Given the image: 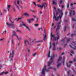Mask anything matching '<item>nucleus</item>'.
Instances as JSON below:
<instances>
[{"instance_id": "nucleus-1", "label": "nucleus", "mask_w": 76, "mask_h": 76, "mask_svg": "<svg viewBox=\"0 0 76 76\" xmlns=\"http://www.w3.org/2000/svg\"><path fill=\"white\" fill-rule=\"evenodd\" d=\"M28 40L26 39H25L24 43L25 45H27V43H28V45H32L34 44V41H32V39L31 38H29Z\"/></svg>"}, {"instance_id": "nucleus-2", "label": "nucleus", "mask_w": 76, "mask_h": 76, "mask_svg": "<svg viewBox=\"0 0 76 76\" xmlns=\"http://www.w3.org/2000/svg\"><path fill=\"white\" fill-rule=\"evenodd\" d=\"M16 34L15 31H13L12 34V36L11 37L12 40H11V42L13 44V39L12 38H13V37L14 36H15V35L16 37H17V38L18 39V40H19V41H20V40L22 39L21 37H18L17 36V35H16Z\"/></svg>"}, {"instance_id": "nucleus-3", "label": "nucleus", "mask_w": 76, "mask_h": 76, "mask_svg": "<svg viewBox=\"0 0 76 76\" xmlns=\"http://www.w3.org/2000/svg\"><path fill=\"white\" fill-rule=\"evenodd\" d=\"M46 65L43 68V69H42V74L43 75H41V76H45V71L46 70L47 72H48L50 71L49 70V69H46Z\"/></svg>"}, {"instance_id": "nucleus-4", "label": "nucleus", "mask_w": 76, "mask_h": 76, "mask_svg": "<svg viewBox=\"0 0 76 76\" xmlns=\"http://www.w3.org/2000/svg\"><path fill=\"white\" fill-rule=\"evenodd\" d=\"M54 57H55V55L54 54H53L52 56L50 58V62H48V66H50V63H53L54 61Z\"/></svg>"}, {"instance_id": "nucleus-5", "label": "nucleus", "mask_w": 76, "mask_h": 76, "mask_svg": "<svg viewBox=\"0 0 76 76\" xmlns=\"http://www.w3.org/2000/svg\"><path fill=\"white\" fill-rule=\"evenodd\" d=\"M6 25L10 28H15V25L12 23H6Z\"/></svg>"}, {"instance_id": "nucleus-6", "label": "nucleus", "mask_w": 76, "mask_h": 76, "mask_svg": "<svg viewBox=\"0 0 76 76\" xmlns=\"http://www.w3.org/2000/svg\"><path fill=\"white\" fill-rule=\"evenodd\" d=\"M69 10V15L70 17H71L72 16H74L75 15V11L70 10Z\"/></svg>"}, {"instance_id": "nucleus-7", "label": "nucleus", "mask_w": 76, "mask_h": 76, "mask_svg": "<svg viewBox=\"0 0 76 76\" xmlns=\"http://www.w3.org/2000/svg\"><path fill=\"white\" fill-rule=\"evenodd\" d=\"M15 53V51L14 50H13L11 51V53H10V54L12 56H10V61H12V60H13V55H14V53Z\"/></svg>"}, {"instance_id": "nucleus-8", "label": "nucleus", "mask_w": 76, "mask_h": 76, "mask_svg": "<svg viewBox=\"0 0 76 76\" xmlns=\"http://www.w3.org/2000/svg\"><path fill=\"white\" fill-rule=\"evenodd\" d=\"M53 15H54V16H53V18H55V20L56 21L58 20V19H59V18H60V19H61V17L62 16H58V17H56V16L55 15L54 13H53Z\"/></svg>"}, {"instance_id": "nucleus-9", "label": "nucleus", "mask_w": 76, "mask_h": 76, "mask_svg": "<svg viewBox=\"0 0 76 76\" xmlns=\"http://www.w3.org/2000/svg\"><path fill=\"white\" fill-rule=\"evenodd\" d=\"M37 7H40V9H42V8L43 7L44 8V9H45V6H44V4H43L42 5H40L39 4H37Z\"/></svg>"}, {"instance_id": "nucleus-10", "label": "nucleus", "mask_w": 76, "mask_h": 76, "mask_svg": "<svg viewBox=\"0 0 76 76\" xmlns=\"http://www.w3.org/2000/svg\"><path fill=\"white\" fill-rule=\"evenodd\" d=\"M43 37H44V38L43 39L44 41H45V39H46V37H47V35H46V32L45 31V32L44 33Z\"/></svg>"}, {"instance_id": "nucleus-11", "label": "nucleus", "mask_w": 76, "mask_h": 76, "mask_svg": "<svg viewBox=\"0 0 76 76\" xmlns=\"http://www.w3.org/2000/svg\"><path fill=\"white\" fill-rule=\"evenodd\" d=\"M27 22L29 23H31V21H34V18H31L30 19H27Z\"/></svg>"}, {"instance_id": "nucleus-12", "label": "nucleus", "mask_w": 76, "mask_h": 76, "mask_svg": "<svg viewBox=\"0 0 76 76\" xmlns=\"http://www.w3.org/2000/svg\"><path fill=\"white\" fill-rule=\"evenodd\" d=\"M14 3L15 4V6H16L17 8H18V9L19 10H20L19 9V7H18V6L17 5V4L16 3V1H15Z\"/></svg>"}, {"instance_id": "nucleus-13", "label": "nucleus", "mask_w": 76, "mask_h": 76, "mask_svg": "<svg viewBox=\"0 0 76 76\" xmlns=\"http://www.w3.org/2000/svg\"><path fill=\"white\" fill-rule=\"evenodd\" d=\"M53 50H56V45L55 44V43H54L53 45Z\"/></svg>"}, {"instance_id": "nucleus-14", "label": "nucleus", "mask_w": 76, "mask_h": 76, "mask_svg": "<svg viewBox=\"0 0 76 76\" xmlns=\"http://www.w3.org/2000/svg\"><path fill=\"white\" fill-rule=\"evenodd\" d=\"M24 15H25V16H26L28 17H29L30 16V15H29V14L27 12H26V13H24Z\"/></svg>"}, {"instance_id": "nucleus-15", "label": "nucleus", "mask_w": 76, "mask_h": 76, "mask_svg": "<svg viewBox=\"0 0 76 76\" xmlns=\"http://www.w3.org/2000/svg\"><path fill=\"white\" fill-rule=\"evenodd\" d=\"M57 37H56V40H58V39H59V35H58V33H57Z\"/></svg>"}, {"instance_id": "nucleus-16", "label": "nucleus", "mask_w": 76, "mask_h": 76, "mask_svg": "<svg viewBox=\"0 0 76 76\" xmlns=\"http://www.w3.org/2000/svg\"><path fill=\"white\" fill-rule=\"evenodd\" d=\"M22 25L23 26H26V24H25V23L23 22H22Z\"/></svg>"}, {"instance_id": "nucleus-17", "label": "nucleus", "mask_w": 76, "mask_h": 76, "mask_svg": "<svg viewBox=\"0 0 76 76\" xmlns=\"http://www.w3.org/2000/svg\"><path fill=\"white\" fill-rule=\"evenodd\" d=\"M10 6H11L10 5H8L7 8L8 11H9V10H10Z\"/></svg>"}, {"instance_id": "nucleus-18", "label": "nucleus", "mask_w": 76, "mask_h": 76, "mask_svg": "<svg viewBox=\"0 0 76 76\" xmlns=\"http://www.w3.org/2000/svg\"><path fill=\"white\" fill-rule=\"evenodd\" d=\"M60 26H61L60 25H59L57 27V28L56 29V32H57V30H58V29H59V28Z\"/></svg>"}, {"instance_id": "nucleus-19", "label": "nucleus", "mask_w": 76, "mask_h": 76, "mask_svg": "<svg viewBox=\"0 0 76 76\" xmlns=\"http://www.w3.org/2000/svg\"><path fill=\"white\" fill-rule=\"evenodd\" d=\"M62 59V58H61V57H59V58L58 59V61H60Z\"/></svg>"}, {"instance_id": "nucleus-20", "label": "nucleus", "mask_w": 76, "mask_h": 76, "mask_svg": "<svg viewBox=\"0 0 76 76\" xmlns=\"http://www.w3.org/2000/svg\"><path fill=\"white\" fill-rule=\"evenodd\" d=\"M51 37H53V40H56V37L55 36H54V35H52L51 36Z\"/></svg>"}, {"instance_id": "nucleus-21", "label": "nucleus", "mask_w": 76, "mask_h": 76, "mask_svg": "<svg viewBox=\"0 0 76 76\" xmlns=\"http://www.w3.org/2000/svg\"><path fill=\"white\" fill-rule=\"evenodd\" d=\"M63 58H64V60L62 61V62L63 63V65H64V59H65V58L64 56L63 57Z\"/></svg>"}, {"instance_id": "nucleus-22", "label": "nucleus", "mask_w": 76, "mask_h": 76, "mask_svg": "<svg viewBox=\"0 0 76 76\" xmlns=\"http://www.w3.org/2000/svg\"><path fill=\"white\" fill-rule=\"evenodd\" d=\"M76 31H75V33L74 34H72L71 35V37H73V36H74V35H76Z\"/></svg>"}, {"instance_id": "nucleus-23", "label": "nucleus", "mask_w": 76, "mask_h": 76, "mask_svg": "<svg viewBox=\"0 0 76 76\" xmlns=\"http://www.w3.org/2000/svg\"><path fill=\"white\" fill-rule=\"evenodd\" d=\"M70 39H66V42L67 43H69V42H70Z\"/></svg>"}, {"instance_id": "nucleus-24", "label": "nucleus", "mask_w": 76, "mask_h": 76, "mask_svg": "<svg viewBox=\"0 0 76 76\" xmlns=\"http://www.w3.org/2000/svg\"><path fill=\"white\" fill-rule=\"evenodd\" d=\"M72 43L73 46L74 47H75V46H76V44L75 43V42H72Z\"/></svg>"}, {"instance_id": "nucleus-25", "label": "nucleus", "mask_w": 76, "mask_h": 76, "mask_svg": "<svg viewBox=\"0 0 76 76\" xmlns=\"http://www.w3.org/2000/svg\"><path fill=\"white\" fill-rule=\"evenodd\" d=\"M48 57H50V51H49L48 54Z\"/></svg>"}, {"instance_id": "nucleus-26", "label": "nucleus", "mask_w": 76, "mask_h": 76, "mask_svg": "<svg viewBox=\"0 0 76 76\" xmlns=\"http://www.w3.org/2000/svg\"><path fill=\"white\" fill-rule=\"evenodd\" d=\"M61 64V63H59L57 65V68H58L60 66Z\"/></svg>"}, {"instance_id": "nucleus-27", "label": "nucleus", "mask_w": 76, "mask_h": 76, "mask_svg": "<svg viewBox=\"0 0 76 76\" xmlns=\"http://www.w3.org/2000/svg\"><path fill=\"white\" fill-rule=\"evenodd\" d=\"M69 47L71 48H73V49H74V50H76V47H75V48H74L72 47V45H69Z\"/></svg>"}, {"instance_id": "nucleus-28", "label": "nucleus", "mask_w": 76, "mask_h": 76, "mask_svg": "<svg viewBox=\"0 0 76 76\" xmlns=\"http://www.w3.org/2000/svg\"><path fill=\"white\" fill-rule=\"evenodd\" d=\"M71 72V71H70L69 70L68 71V76H69V75H70V73Z\"/></svg>"}, {"instance_id": "nucleus-29", "label": "nucleus", "mask_w": 76, "mask_h": 76, "mask_svg": "<svg viewBox=\"0 0 76 76\" xmlns=\"http://www.w3.org/2000/svg\"><path fill=\"white\" fill-rule=\"evenodd\" d=\"M66 65L67 67H70V66H71V64H66Z\"/></svg>"}, {"instance_id": "nucleus-30", "label": "nucleus", "mask_w": 76, "mask_h": 76, "mask_svg": "<svg viewBox=\"0 0 76 76\" xmlns=\"http://www.w3.org/2000/svg\"><path fill=\"white\" fill-rule=\"evenodd\" d=\"M25 27H26V28H27V29H28V31H30V30L29 29V27H28L26 26H26H25Z\"/></svg>"}, {"instance_id": "nucleus-31", "label": "nucleus", "mask_w": 76, "mask_h": 76, "mask_svg": "<svg viewBox=\"0 0 76 76\" xmlns=\"http://www.w3.org/2000/svg\"><path fill=\"white\" fill-rule=\"evenodd\" d=\"M43 4H44L45 7H45H47V3L45 2V3H43Z\"/></svg>"}, {"instance_id": "nucleus-32", "label": "nucleus", "mask_w": 76, "mask_h": 76, "mask_svg": "<svg viewBox=\"0 0 76 76\" xmlns=\"http://www.w3.org/2000/svg\"><path fill=\"white\" fill-rule=\"evenodd\" d=\"M61 41L62 42H64L65 41V39H62L61 40Z\"/></svg>"}, {"instance_id": "nucleus-33", "label": "nucleus", "mask_w": 76, "mask_h": 76, "mask_svg": "<svg viewBox=\"0 0 76 76\" xmlns=\"http://www.w3.org/2000/svg\"><path fill=\"white\" fill-rule=\"evenodd\" d=\"M57 11L58 12H62V10H60V9H58Z\"/></svg>"}, {"instance_id": "nucleus-34", "label": "nucleus", "mask_w": 76, "mask_h": 76, "mask_svg": "<svg viewBox=\"0 0 76 76\" xmlns=\"http://www.w3.org/2000/svg\"><path fill=\"white\" fill-rule=\"evenodd\" d=\"M67 28V27L66 26H65L64 29V32H65V31H66V28Z\"/></svg>"}, {"instance_id": "nucleus-35", "label": "nucleus", "mask_w": 76, "mask_h": 76, "mask_svg": "<svg viewBox=\"0 0 76 76\" xmlns=\"http://www.w3.org/2000/svg\"><path fill=\"white\" fill-rule=\"evenodd\" d=\"M72 21H75V22L76 21V20H75L74 18H72Z\"/></svg>"}, {"instance_id": "nucleus-36", "label": "nucleus", "mask_w": 76, "mask_h": 76, "mask_svg": "<svg viewBox=\"0 0 76 76\" xmlns=\"http://www.w3.org/2000/svg\"><path fill=\"white\" fill-rule=\"evenodd\" d=\"M4 72H2L0 73V76H1V75H3L4 74Z\"/></svg>"}, {"instance_id": "nucleus-37", "label": "nucleus", "mask_w": 76, "mask_h": 76, "mask_svg": "<svg viewBox=\"0 0 76 76\" xmlns=\"http://www.w3.org/2000/svg\"><path fill=\"white\" fill-rule=\"evenodd\" d=\"M33 3L35 5V6H37V4L35 3V2H33Z\"/></svg>"}, {"instance_id": "nucleus-38", "label": "nucleus", "mask_w": 76, "mask_h": 76, "mask_svg": "<svg viewBox=\"0 0 76 76\" xmlns=\"http://www.w3.org/2000/svg\"><path fill=\"white\" fill-rule=\"evenodd\" d=\"M4 39V38H3V39H0V41H3V40Z\"/></svg>"}, {"instance_id": "nucleus-39", "label": "nucleus", "mask_w": 76, "mask_h": 76, "mask_svg": "<svg viewBox=\"0 0 76 76\" xmlns=\"http://www.w3.org/2000/svg\"><path fill=\"white\" fill-rule=\"evenodd\" d=\"M56 15H57L58 13H59V12H58L57 11H56Z\"/></svg>"}, {"instance_id": "nucleus-40", "label": "nucleus", "mask_w": 76, "mask_h": 76, "mask_svg": "<svg viewBox=\"0 0 76 76\" xmlns=\"http://www.w3.org/2000/svg\"><path fill=\"white\" fill-rule=\"evenodd\" d=\"M53 4H56V3L55 2V1L54 0H53Z\"/></svg>"}, {"instance_id": "nucleus-41", "label": "nucleus", "mask_w": 76, "mask_h": 76, "mask_svg": "<svg viewBox=\"0 0 76 76\" xmlns=\"http://www.w3.org/2000/svg\"><path fill=\"white\" fill-rule=\"evenodd\" d=\"M34 26H38V24H34Z\"/></svg>"}, {"instance_id": "nucleus-42", "label": "nucleus", "mask_w": 76, "mask_h": 76, "mask_svg": "<svg viewBox=\"0 0 76 76\" xmlns=\"http://www.w3.org/2000/svg\"><path fill=\"white\" fill-rule=\"evenodd\" d=\"M61 16H62L63 15V12H61Z\"/></svg>"}, {"instance_id": "nucleus-43", "label": "nucleus", "mask_w": 76, "mask_h": 76, "mask_svg": "<svg viewBox=\"0 0 76 76\" xmlns=\"http://www.w3.org/2000/svg\"><path fill=\"white\" fill-rule=\"evenodd\" d=\"M36 54H37V53H34L33 54V56H36Z\"/></svg>"}, {"instance_id": "nucleus-44", "label": "nucleus", "mask_w": 76, "mask_h": 76, "mask_svg": "<svg viewBox=\"0 0 76 76\" xmlns=\"http://www.w3.org/2000/svg\"><path fill=\"white\" fill-rule=\"evenodd\" d=\"M59 2L61 4H62V3H63V1L61 0Z\"/></svg>"}, {"instance_id": "nucleus-45", "label": "nucleus", "mask_w": 76, "mask_h": 76, "mask_svg": "<svg viewBox=\"0 0 76 76\" xmlns=\"http://www.w3.org/2000/svg\"><path fill=\"white\" fill-rule=\"evenodd\" d=\"M17 32H20V33H22V32L20 31V30H18V29H17Z\"/></svg>"}, {"instance_id": "nucleus-46", "label": "nucleus", "mask_w": 76, "mask_h": 76, "mask_svg": "<svg viewBox=\"0 0 76 76\" xmlns=\"http://www.w3.org/2000/svg\"><path fill=\"white\" fill-rule=\"evenodd\" d=\"M10 20L12 23H14V22L12 21V20H10Z\"/></svg>"}, {"instance_id": "nucleus-47", "label": "nucleus", "mask_w": 76, "mask_h": 76, "mask_svg": "<svg viewBox=\"0 0 76 76\" xmlns=\"http://www.w3.org/2000/svg\"><path fill=\"white\" fill-rule=\"evenodd\" d=\"M60 23H61L60 22L59 23H57L56 25H60Z\"/></svg>"}, {"instance_id": "nucleus-48", "label": "nucleus", "mask_w": 76, "mask_h": 76, "mask_svg": "<svg viewBox=\"0 0 76 76\" xmlns=\"http://www.w3.org/2000/svg\"><path fill=\"white\" fill-rule=\"evenodd\" d=\"M22 19V18H19L17 19V20H20V19Z\"/></svg>"}, {"instance_id": "nucleus-49", "label": "nucleus", "mask_w": 76, "mask_h": 76, "mask_svg": "<svg viewBox=\"0 0 76 76\" xmlns=\"http://www.w3.org/2000/svg\"><path fill=\"white\" fill-rule=\"evenodd\" d=\"M69 7V4H68L67 5V8H68Z\"/></svg>"}, {"instance_id": "nucleus-50", "label": "nucleus", "mask_w": 76, "mask_h": 76, "mask_svg": "<svg viewBox=\"0 0 76 76\" xmlns=\"http://www.w3.org/2000/svg\"><path fill=\"white\" fill-rule=\"evenodd\" d=\"M17 4H19V1H17Z\"/></svg>"}, {"instance_id": "nucleus-51", "label": "nucleus", "mask_w": 76, "mask_h": 76, "mask_svg": "<svg viewBox=\"0 0 76 76\" xmlns=\"http://www.w3.org/2000/svg\"><path fill=\"white\" fill-rule=\"evenodd\" d=\"M71 53H72V54H73V53H74V52H73V50H71Z\"/></svg>"}, {"instance_id": "nucleus-52", "label": "nucleus", "mask_w": 76, "mask_h": 76, "mask_svg": "<svg viewBox=\"0 0 76 76\" xmlns=\"http://www.w3.org/2000/svg\"><path fill=\"white\" fill-rule=\"evenodd\" d=\"M13 11H14V12H16V10H15V9L14 8H13Z\"/></svg>"}, {"instance_id": "nucleus-53", "label": "nucleus", "mask_w": 76, "mask_h": 76, "mask_svg": "<svg viewBox=\"0 0 76 76\" xmlns=\"http://www.w3.org/2000/svg\"><path fill=\"white\" fill-rule=\"evenodd\" d=\"M4 73L5 75H6V74H7V73H8V72H4Z\"/></svg>"}, {"instance_id": "nucleus-54", "label": "nucleus", "mask_w": 76, "mask_h": 76, "mask_svg": "<svg viewBox=\"0 0 76 76\" xmlns=\"http://www.w3.org/2000/svg\"><path fill=\"white\" fill-rule=\"evenodd\" d=\"M68 20H65V22H67Z\"/></svg>"}, {"instance_id": "nucleus-55", "label": "nucleus", "mask_w": 76, "mask_h": 76, "mask_svg": "<svg viewBox=\"0 0 76 76\" xmlns=\"http://www.w3.org/2000/svg\"><path fill=\"white\" fill-rule=\"evenodd\" d=\"M38 18H37L36 19V22H38Z\"/></svg>"}, {"instance_id": "nucleus-56", "label": "nucleus", "mask_w": 76, "mask_h": 76, "mask_svg": "<svg viewBox=\"0 0 76 76\" xmlns=\"http://www.w3.org/2000/svg\"><path fill=\"white\" fill-rule=\"evenodd\" d=\"M31 12H34V13H35V11H34L33 10H31Z\"/></svg>"}, {"instance_id": "nucleus-57", "label": "nucleus", "mask_w": 76, "mask_h": 76, "mask_svg": "<svg viewBox=\"0 0 76 76\" xmlns=\"http://www.w3.org/2000/svg\"><path fill=\"white\" fill-rule=\"evenodd\" d=\"M64 7V5H62V9H63Z\"/></svg>"}, {"instance_id": "nucleus-58", "label": "nucleus", "mask_w": 76, "mask_h": 76, "mask_svg": "<svg viewBox=\"0 0 76 76\" xmlns=\"http://www.w3.org/2000/svg\"><path fill=\"white\" fill-rule=\"evenodd\" d=\"M49 69H53V67H50L48 68Z\"/></svg>"}, {"instance_id": "nucleus-59", "label": "nucleus", "mask_w": 76, "mask_h": 76, "mask_svg": "<svg viewBox=\"0 0 76 76\" xmlns=\"http://www.w3.org/2000/svg\"><path fill=\"white\" fill-rule=\"evenodd\" d=\"M52 45V42H50V45Z\"/></svg>"}, {"instance_id": "nucleus-60", "label": "nucleus", "mask_w": 76, "mask_h": 76, "mask_svg": "<svg viewBox=\"0 0 76 76\" xmlns=\"http://www.w3.org/2000/svg\"><path fill=\"white\" fill-rule=\"evenodd\" d=\"M66 45H67V44H64V47H66Z\"/></svg>"}, {"instance_id": "nucleus-61", "label": "nucleus", "mask_w": 76, "mask_h": 76, "mask_svg": "<svg viewBox=\"0 0 76 76\" xmlns=\"http://www.w3.org/2000/svg\"><path fill=\"white\" fill-rule=\"evenodd\" d=\"M69 63H73V62L72 61H71L69 62Z\"/></svg>"}, {"instance_id": "nucleus-62", "label": "nucleus", "mask_w": 76, "mask_h": 76, "mask_svg": "<svg viewBox=\"0 0 76 76\" xmlns=\"http://www.w3.org/2000/svg\"><path fill=\"white\" fill-rule=\"evenodd\" d=\"M51 45H50V47H49V49H50V48H51Z\"/></svg>"}, {"instance_id": "nucleus-63", "label": "nucleus", "mask_w": 76, "mask_h": 76, "mask_svg": "<svg viewBox=\"0 0 76 76\" xmlns=\"http://www.w3.org/2000/svg\"><path fill=\"white\" fill-rule=\"evenodd\" d=\"M75 61H76V59H74L73 60V61L75 62Z\"/></svg>"}, {"instance_id": "nucleus-64", "label": "nucleus", "mask_w": 76, "mask_h": 76, "mask_svg": "<svg viewBox=\"0 0 76 76\" xmlns=\"http://www.w3.org/2000/svg\"><path fill=\"white\" fill-rule=\"evenodd\" d=\"M74 72V74H76V71H73Z\"/></svg>"}]
</instances>
